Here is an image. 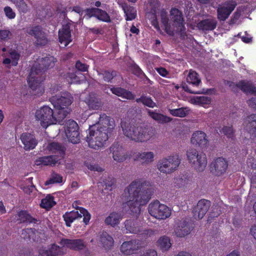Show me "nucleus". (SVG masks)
Wrapping results in <instances>:
<instances>
[{"instance_id":"nucleus-1","label":"nucleus","mask_w":256,"mask_h":256,"mask_svg":"<svg viewBox=\"0 0 256 256\" xmlns=\"http://www.w3.org/2000/svg\"><path fill=\"white\" fill-rule=\"evenodd\" d=\"M151 190L144 188L140 180L132 182L124 190L121 199L124 206L126 207L134 214L140 213V206L146 204L150 200Z\"/></svg>"},{"instance_id":"nucleus-2","label":"nucleus","mask_w":256,"mask_h":256,"mask_svg":"<svg viewBox=\"0 0 256 256\" xmlns=\"http://www.w3.org/2000/svg\"><path fill=\"white\" fill-rule=\"evenodd\" d=\"M56 62L54 56H48L38 59V62L32 67L28 78V82L32 90H38L37 94L43 92V88L40 85L41 82L44 80L42 76L43 72L48 68H52Z\"/></svg>"},{"instance_id":"nucleus-3","label":"nucleus","mask_w":256,"mask_h":256,"mask_svg":"<svg viewBox=\"0 0 256 256\" xmlns=\"http://www.w3.org/2000/svg\"><path fill=\"white\" fill-rule=\"evenodd\" d=\"M160 13L166 33L169 35L178 34L182 38H184L186 36V28L181 12L177 8H172L170 12V19L168 18L165 10H162Z\"/></svg>"},{"instance_id":"nucleus-4","label":"nucleus","mask_w":256,"mask_h":256,"mask_svg":"<svg viewBox=\"0 0 256 256\" xmlns=\"http://www.w3.org/2000/svg\"><path fill=\"white\" fill-rule=\"evenodd\" d=\"M121 126L124 134L130 140L138 142L150 140L153 136L152 130L148 128L122 122Z\"/></svg>"},{"instance_id":"nucleus-5","label":"nucleus","mask_w":256,"mask_h":256,"mask_svg":"<svg viewBox=\"0 0 256 256\" xmlns=\"http://www.w3.org/2000/svg\"><path fill=\"white\" fill-rule=\"evenodd\" d=\"M64 113L56 114L48 106H44L38 110L36 112V119L44 128L49 125L60 124L64 118Z\"/></svg>"},{"instance_id":"nucleus-6","label":"nucleus","mask_w":256,"mask_h":256,"mask_svg":"<svg viewBox=\"0 0 256 256\" xmlns=\"http://www.w3.org/2000/svg\"><path fill=\"white\" fill-rule=\"evenodd\" d=\"M90 127L88 134L86 136V142L92 148L99 150L103 148L108 138L110 132L106 129H97Z\"/></svg>"},{"instance_id":"nucleus-7","label":"nucleus","mask_w":256,"mask_h":256,"mask_svg":"<svg viewBox=\"0 0 256 256\" xmlns=\"http://www.w3.org/2000/svg\"><path fill=\"white\" fill-rule=\"evenodd\" d=\"M186 156L189 164L196 171L202 172L205 170L208 162L204 153L190 148L187 150Z\"/></svg>"},{"instance_id":"nucleus-8","label":"nucleus","mask_w":256,"mask_h":256,"mask_svg":"<svg viewBox=\"0 0 256 256\" xmlns=\"http://www.w3.org/2000/svg\"><path fill=\"white\" fill-rule=\"evenodd\" d=\"M180 164L178 154H174L160 159L157 164L158 170L162 173L170 174L176 171Z\"/></svg>"},{"instance_id":"nucleus-9","label":"nucleus","mask_w":256,"mask_h":256,"mask_svg":"<svg viewBox=\"0 0 256 256\" xmlns=\"http://www.w3.org/2000/svg\"><path fill=\"white\" fill-rule=\"evenodd\" d=\"M51 100L56 108V114H62L64 112L65 118L70 112L68 106L72 104L73 101L72 96L68 92H64L60 96H52Z\"/></svg>"},{"instance_id":"nucleus-10","label":"nucleus","mask_w":256,"mask_h":256,"mask_svg":"<svg viewBox=\"0 0 256 256\" xmlns=\"http://www.w3.org/2000/svg\"><path fill=\"white\" fill-rule=\"evenodd\" d=\"M149 214L158 220H165L171 215L170 209L158 201L151 202L148 206Z\"/></svg>"},{"instance_id":"nucleus-11","label":"nucleus","mask_w":256,"mask_h":256,"mask_svg":"<svg viewBox=\"0 0 256 256\" xmlns=\"http://www.w3.org/2000/svg\"><path fill=\"white\" fill-rule=\"evenodd\" d=\"M51 148H55L60 150L58 152L59 155L50 156H47L40 157L36 159L35 161V164L37 166H54L63 157L64 151L61 150V146L56 143H52Z\"/></svg>"},{"instance_id":"nucleus-12","label":"nucleus","mask_w":256,"mask_h":256,"mask_svg":"<svg viewBox=\"0 0 256 256\" xmlns=\"http://www.w3.org/2000/svg\"><path fill=\"white\" fill-rule=\"evenodd\" d=\"M63 217L66 226H70V224L76 219L83 217V222L86 224H88L90 219V214L84 208H80L79 211L74 210L70 212H66L64 215Z\"/></svg>"},{"instance_id":"nucleus-13","label":"nucleus","mask_w":256,"mask_h":256,"mask_svg":"<svg viewBox=\"0 0 256 256\" xmlns=\"http://www.w3.org/2000/svg\"><path fill=\"white\" fill-rule=\"evenodd\" d=\"M96 118H98L97 122L91 127L96 128L97 129H106L108 132L110 133L112 130L115 126L114 120L112 118L108 116L103 113L101 114H96L94 115Z\"/></svg>"},{"instance_id":"nucleus-14","label":"nucleus","mask_w":256,"mask_h":256,"mask_svg":"<svg viewBox=\"0 0 256 256\" xmlns=\"http://www.w3.org/2000/svg\"><path fill=\"white\" fill-rule=\"evenodd\" d=\"M64 130L69 141L74 144L79 142L80 137L78 126L75 121L71 120H68L66 123Z\"/></svg>"},{"instance_id":"nucleus-15","label":"nucleus","mask_w":256,"mask_h":256,"mask_svg":"<svg viewBox=\"0 0 256 256\" xmlns=\"http://www.w3.org/2000/svg\"><path fill=\"white\" fill-rule=\"evenodd\" d=\"M228 168L227 160L222 158H218L214 160L210 164L212 173L218 176H223Z\"/></svg>"},{"instance_id":"nucleus-16","label":"nucleus","mask_w":256,"mask_h":256,"mask_svg":"<svg viewBox=\"0 0 256 256\" xmlns=\"http://www.w3.org/2000/svg\"><path fill=\"white\" fill-rule=\"evenodd\" d=\"M236 4L231 1L218 5L217 8V17L220 20H226L234 9Z\"/></svg>"},{"instance_id":"nucleus-17","label":"nucleus","mask_w":256,"mask_h":256,"mask_svg":"<svg viewBox=\"0 0 256 256\" xmlns=\"http://www.w3.org/2000/svg\"><path fill=\"white\" fill-rule=\"evenodd\" d=\"M59 243L62 247H66L74 250L80 251L86 249V244L81 239L62 238Z\"/></svg>"},{"instance_id":"nucleus-18","label":"nucleus","mask_w":256,"mask_h":256,"mask_svg":"<svg viewBox=\"0 0 256 256\" xmlns=\"http://www.w3.org/2000/svg\"><path fill=\"white\" fill-rule=\"evenodd\" d=\"M141 246L139 240H132L124 242L120 246V252L125 255L134 254Z\"/></svg>"},{"instance_id":"nucleus-19","label":"nucleus","mask_w":256,"mask_h":256,"mask_svg":"<svg viewBox=\"0 0 256 256\" xmlns=\"http://www.w3.org/2000/svg\"><path fill=\"white\" fill-rule=\"evenodd\" d=\"M27 32L34 36L36 40L35 42L37 45H44L48 42L45 33L42 30L39 26L30 28L28 29Z\"/></svg>"},{"instance_id":"nucleus-20","label":"nucleus","mask_w":256,"mask_h":256,"mask_svg":"<svg viewBox=\"0 0 256 256\" xmlns=\"http://www.w3.org/2000/svg\"><path fill=\"white\" fill-rule=\"evenodd\" d=\"M191 229L184 220H178L174 226L175 235L179 238L184 237L190 232Z\"/></svg>"},{"instance_id":"nucleus-21","label":"nucleus","mask_w":256,"mask_h":256,"mask_svg":"<svg viewBox=\"0 0 256 256\" xmlns=\"http://www.w3.org/2000/svg\"><path fill=\"white\" fill-rule=\"evenodd\" d=\"M210 202L205 200H200L194 208L193 212L195 218L202 219L208 212Z\"/></svg>"},{"instance_id":"nucleus-22","label":"nucleus","mask_w":256,"mask_h":256,"mask_svg":"<svg viewBox=\"0 0 256 256\" xmlns=\"http://www.w3.org/2000/svg\"><path fill=\"white\" fill-rule=\"evenodd\" d=\"M114 160L118 162H122L128 158V154L124 148L118 144H114L110 148Z\"/></svg>"},{"instance_id":"nucleus-23","label":"nucleus","mask_w":256,"mask_h":256,"mask_svg":"<svg viewBox=\"0 0 256 256\" xmlns=\"http://www.w3.org/2000/svg\"><path fill=\"white\" fill-rule=\"evenodd\" d=\"M86 16L88 18L94 16L98 20L105 22H110V17L108 13L100 8H89L86 10Z\"/></svg>"},{"instance_id":"nucleus-24","label":"nucleus","mask_w":256,"mask_h":256,"mask_svg":"<svg viewBox=\"0 0 256 256\" xmlns=\"http://www.w3.org/2000/svg\"><path fill=\"white\" fill-rule=\"evenodd\" d=\"M70 26L68 24L64 25L58 32L59 42L64 47L68 45L72 41Z\"/></svg>"},{"instance_id":"nucleus-25","label":"nucleus","mask_w":256,"mask_h":256,"mask_svg":"<svg viewBox=\"0 0 256 256\" xmlns=\"http://www.w3.org/2000/svg\"><path fill=\"white\" fill-rule=\"evenodd\" d=\"M208 142L206 134L202 131H196L192 136L191 142L194 144L204 148L206 146Z\"/></svg>"},{"instance_id":"nucleus-26","label":"nucleus","mask_w":256,"mask_h":256,"mask_svg":"<svg viewBox=\"0 0 256 256\" xmlns=\"http://www.w3.org/2000/svg\"><path fill=\"white\" fill-rule=\"evenodd\" d=\"M21 141L24 145L26 150H30L35 148L37 144L33 135L30 133H24L20 137Z\"/></svg>"},{"instance_id":"nucleus-27","label":"nucleus","mask_w":256,"mask_h":256,"mask_svg":"<svg viewBox=\"0 0 256 256\" xmlns=\"http://www.w3.org/2000/svg\"><path fill=\"white\" fill-rule=\"evenodd\" d=\"M2 56L5 58L3 60L4 64H12L14 66H16L18 64L20 54L15 50H11L8 54H2Z\"/></svg>"},{"instance_id":"nucleus-28","label":"nucleus","mask_w":256,"mask_h":256,"mask_svg":"<svg viewBox=\"0 0 256 256\" xmlns=\"http://www.w3.org/2000/svg\"><path fill=\"white\" fill-rule=\"evenodd\" d=\"M155 156L153 152H144L138 154L137 159L140 162L142 165H148L154 162Z\"/></svg>"},{"instance_id":"nucleus-29","label":"nucleus","mask_w":256,"mask_h":256,"mask_svg":"<svg viewBox=\"0 0 256 256\" xmlns=\"http://www.w3.org/2000/svg\"><path fill=\"white\" fill-rule=\"evenodd\" d=\"M217 25V21L213 18H208L200 21L198 24V28L202 30H212Z\"/></svg>"},{"instance_id":"nucleus-30","label":"nucleus","mask_w":256,"mask_h":256,"mask_svg":"<svg viewBox=\"0 0 256 256\" xmlns=\"http://www.w3.org/2000/svg\"><path fill=\"white\" fill-rule=\"evenodd\" d=\"M174 184L178 188L189 190L192 188V179L183 176L177 177L174 180Z\"/></svg>"},{"instance_id":"nucleus-31","label":"nucleus","mask_w":256,"mask_h":256,"mask_svg":"<svg viewBox=\"0 0 256 256\" xmlns=\"http://www.w3.org/2000/svg\"><path fill=\"white\" fill-rule=\"evenodd\" d=\"M189 102L193 104L199 105L204 108L210 104L212 99L208 96H194L190 98Z\"/></svg>"},{"instance_id":"nucleus-32","label":"nucleus","mask_w":256,"mask_h":256,"mask_svg":"<svg viewBox=\"0 0 256 256\" xmlns=\"http://www.w3.org/2000/svg\"><path fill=\"white\" fill-rule=\"evenodd\" d=\"M148 113L151 118L162 124H166L172 120L171 118L151 110H148Z\"/></svg>"},{"instance_id":"nucleus-33","label":"nucleus","mask_w":256,"mask_h":256,"mask_svg":"<svg viewBox=\"0 0 256 256\" xmlns=\"http://www.w3.org/2000/svg\"><path fill=\"white\" fill-rule=\"evenodd\" d=\"M236 86L244 92L254 94L256 96V88L250 82L241 80L236 84Z\"/></svg>"},{"instance_id":"nucleus-34","label":"nucleus","mask_w":256,"mask_h":256,"mask_svg":"<svg viewBox=\"0 0 256 256\" xmlns=\"http://www.w3.org/2000/svg\"><path fill=\"white\" fill-rule=\"evenodd\" d=\"M246 130L248 132L256 137V114L248 116L246 120Z\"/></svg>"},{"instance_id":"nucleus-35","label":"nucleus","mask_w":256,"mask_h":256,"mask_svg":"<svg viewBox=\"0 0 256 256\" xmlns=\"http://www.w3.org/2000/svg\"><path fill=\"white\" fill-rule=\"evenodd\" d=\"M188 84L194 87H198L201 82L200 78L198 74L192 70H190L186 78Z\"/></svg>"},{"instance_id":"nucleus-36","label":"nucleus","mask_w":256,"mask_h":256,"mask_svg":"<svg viewBox=\"0 0 256 256\" xmlns=\"http://www.w3.org/2000/svg\"><path fill=\"white\" fill-rule=\"evenodd\" d=\"M112 92L123 98L131 100L134 98V96L131 92L121 88H112L110 89Z\"/></svg>"},{"instance_id":"nucleus-37","label":"nucleus","mask_w":256,"mask_h":256,"mask_svg":"<svg viewBox=\"0 0 256 256\" xmlns=\"http://www.w3.org/2000/svg\"><path fill=\"white\" fill-rule=\"evenodd\" d=\"M122 218V216L120 213L113 212L106 218L105 223L114 227L120 222Z\"/></svg>"},{"instance_id":"nucleus-38","label":"nucleus","mask_w":256,"mask_h":256,"mask_svg":"<svg viewBox=\"0 0 256 256\" xmlns=\"http://www.w3.org/2000/svg\"><path fill=\"white\" fill-rule=\"evenodd\" d=\"M100 241L106 249L110 248L114 244L112 238L106 232H102V234Z\"/></svg>"},{"instance_id":"nucleus-39","label":"nucleus","mask_w":256,"mask_h":256,"mask_svg":"<svg viewBox=\"0 0 256 256\" xmlns=\"http://www.w3.org/2000/svg\"><path fill=\"white\" fill-rule=\"evenodd\" d=\"M150 5L152 7V12H154V20L152 21V24L158 30H159V26L157 22L155 20L157 19V14L159 13L160 8V4L157 0H151Z\"/></svg>"},{"instance_id":"nucleus-40","label":"nucleus","mask_w":256,"mask_h":256,"mask_svg":"<svg viewBox=\"0 0 256 256\" xmlns=\"http://www.w3.org/2000/svg\"><path fill=\"white\" fill-rule=\"evenodd\" d=\"M168 111L170 114L174 116L184 118L189 114L190 109L188 107H185L176 109H169Z\"/></svg>"},{"instance_id":"nucleus-41","label":"nucleus","mask_w":256,"mask_h":256,"mask_svg":"<svg viewBox=\"0 0 256 256\" xmlns=\"http://www.w3.org/2000/svg\"><path fill=\"white\" fill-rule=\"evenodd\" d=\"M158 244L162 251L168 250L172 246L170 238L166 236L160 237L158 240Z\"/></svg>"},{"instance_id":"nucleus-42","label":"nucleus","mask_w":256,"mask_h":256,"mask_svg":"<svg viewBox=\"0 0 256 256\" xmlns=\"http://www.w3.org/2000/svg\"><path fill=\"white\" fill-rule=\"evenodd\" d=\"M88 103L90 108L94 110H98L102 106V104L100 100L94 94L90 96L89 100L88 101Z\"/></svg>"},{"instance_id":"nucleus-43","label":"nucleus","mask_w":256,"mask_h":256,"mask_svg":"<svg viewBox=\"0 0 256 256\" xmlns=\"http://www.w3.org/2000/svg\"><path fill=\"white\" fill-rule=\"evenodd\" d=\"M137 225V224L132 220H127L125 222L126 230L131 233L137 234L140 232V228Z\"/></svg>"},{"instance_id":"nucleus-44","label":"nucleus","mask_w":256,"mask_h":256,"mask_svg":"<svg viewBox=\"0 0 256 256\" xmlns=\"http://www.w3.org/2000/svg\"><path fill=\"white\" fill-rule=\"evenodd\" d=\"M55 204L56 202L54 200L53 197L48 195L45 198L42 200L40 206L46 210H49Z\"/></svg>"},{"instance_id":"nucleus-45","label":"nucleus","mask_w":256,"mask_h":256,"mask_svg":"<svg viewBox=\"0 0 256 256\" xmlns=\"http://www.w3.org/2000/svg\"><path fill=\"white\" fill-rule=\"evenodd\" d=\"M124 10L126 16V20H132L136 18V10L134 8L126 6L124 8Z\"/></svg>"},{"instance_id":"nucleus-46","label":"nucleus","mask_w":256,"mask_h":256,"mask_svg":"<svg viewBox=\"0 0 256 256\" xmlns=\"http://www.w3.org/2000/svg\"><path fill=\"white\" fill-rule=\"evenodd\" d=\"M18 220L20 222H32L34 220V219L26 211L20 212L18 214Z\"/></svg>"},{"instance_id":"nucleus-47","label":"nucleus","mask_w":256,"mask_h":256,"mask_svg":"<svg viewBox=\"0 0 256 256\" xmlns=\"http://www.w3.org/2000/svg\"><path fill=\"white\" fill-rule=\"evenodd\" d=\"M48 248L50 250L51 256H57L63 254H64L62 248L54 244H52Z\"/></svg>"},{"instance_id":"nucleus-48","label":"nucleus","mask_w":256,"mask_h":256,"mask_svg":"<svg viewBox=\"0 0 256 256\" xmlns=\"http://www.w3.org/2000/svg\"><path fill=\"white\" fill-rule=\"evenodd\" d=\"M15 5L20 12L26 13L29 10L28 6L24 0L16 1Z\"/></svg>"},{"instance_id":"nucleus-49","label":"nucleus","mask_w":256,"mask_h":256,"mask_svg":"<svg viewBox=\"0 0 256 256\" xmlns=\"http://www.w3.org/2000/svg\"><path fill=\"white\" fill-rule=\"evenodd\" d=\"M220 132L226 136L228 138L232 139L234 137V131L231 126H224L220 130Z\"/></svg>"},{"instance_id":"nucleus-50","label":"nucleus","mask_w":256,"mask_h":256,"mask_svg":"<svg viewBox=\"0 0 256 256\" xmlns=\"http://www.w3.org/2000/svg\"><path fill=\"white\" fill-rule=\"evenodd\" d=\"M136 102H142L144 104L150 108H154L156 106L155 102L150 98L148 97H142L137 99Z\"/></svg>"},{"instance_id":"nucleus-51","label":"nucleus","mask_w":256,"mask_h":256,"mask_svg":"<svg viewBox=\"0 0 256 256\" xmlns=\"http://www.w3.org/2000/svg\"><path fill=\"white\" fill-rule=\"evenodd\" d=\"M62 176L56 174H53L50 179L46 182V184L48 185L54 183H60L62 182Z\"/></svg>"},{"instance_id":"nucleus-52","label":"nucleus","mask_w":256,"mask_h":256,"mask_svg":"<svg viewBox=\"0 0 256 256\" xmlns=\"http://www.w3.org/2000/svg\"><path fill=\"white\" fill-rule=\"evenodd\" d=\"M12 36L11 32L8 30H0V42L6 40L10 38Z\"/></svg>"},{"instance_id":"nucleus-53","label":"nucleus","mask_w":256,"mask_h":256,"mask_svg":"<svg viewBox=\"0 0 256 256\" xmlns=\"http://www.w3.org/2000/svg\"><path fill=\"white\" fill-rule=\"evenodd\" d=\"M22 235L24 238H28L32 240H36V238L34 236V231L31 228L23 230Z\"/></svg>"},{"instance_id":"nucleus-54","label":"nucleus","mask_w":256,"mask_h":256,"mask_svg":"<svg viewBox=\"0 0 256 256\" xmlns=\"http://www.w3.org/2000/svg\"><path fill=\"white\" fill-rule=\"evenodd\" d=\"M38 256H51L49 248L40 247L38 249Z\"/></svg>"},{"instance_id":"nucleus-55","label":"nucleus","mask_w":256,"mask_h":256,"mask_svg":"<svg viewBox=\"0 0 256 256\" xmlns=\"http://www.w3.org/2000/svg\"><path fill=\"white\" fill-rule=\"evenodd\" d=\"M4 12L6 16L10 19H13L16 17L15 12L10 6H6L4 8Z\"/></svg>"},{"instance_id":"nucleus-56","label":"nucleus","mask_w":256,"mask_h":256,"mask_svg":"<svg viewBox=\"0 0 256 256\" xmlns=\"http://www.w3.org/2000/svg\"><path fill=\"white\" fill-rule=\"evenodd\" d=\"M100 75H102L103 76L104 79L106 82H109L116 75V72H109L106 71L104 73L100 74Z\"/></svg>"},{"instance_id":"nucleus-57","label":"nucleus","mask_w":256,"mask_h":256,"mask_svg":"<svg viewBox=\"0 0 256 256\" xmlns=\"http://www.w3.org/2000/svg\"><path fill=\"white\" fill-rule=\"evenodd\" d=\"M183 89L186 91L188 92L190 94H200L202 93V92L200 90H196L192 88L190 86H188V85H184L182 86Z\"/></svg>"},{"instance_id":"nucleus-58","label":"nucleus","mask_w":256,"mask_h":256,"mask_svg":"<svg viewBox=\"0 0 256 256\" xmlns=\"http://www.w3.org/2000/svg\"><path fill=\"white\" fill-rule=\"evenodd\" d=\"M76 68L80 71L86 72L88 70V66L80 62H77L76 64Z\"/></svg>"},{"instance_id":"nucleus-59","label":"nucleus","mask_w":256,"mask_h":256,"mask_svg":"<svg viewBox=\"0 0 256 256\" xmlns=\"http://www.w3.org/2000/svg\"><path fill=\"white\" fill-rule=\"evenodd\" d=\"M212 212L210 214L212 217H217L220 214V210L218 206H212Z\"/></svg>"},{"instance_id":"nucleus-60","label":"nucleus","mask_w":256,"mask_h":256,"mask_svg":"<svg viewBox=\"0 0 256 256\" xmlns=\"http://www.w3.org/2000/svg\"><path fill=\"white\" fill-rule=\"evenodd\" d=\"M252 94L253 96L248 101V104L250 106L256 109V96Z\"/></svg>"},{"instance_id":"nucleus-61","label":"nucleus","mask_w":256,"mask_h":256,"mask_svg":"<svg viewBox=\"0 0 256 256\" xmlns=\"http://www.w3.org/2000/svg\"><path fill=\"white\" fill-rule=\"evenodd\" d=\"M156 70L160 76L164 77L166 76L168 74V71L164 68H156Z\"/></svg>"},{"instance_id":"nucleus-62","label":"nucleus","mask_w":256,"mask_h":256,"mask_svg":"<svg viewBox=\"0 0 256 256\" xmlns=\"http://www.w3.org/2000/svg\"><path fill=\"white\" fill-rule=\"evenodd\" d=\"M140 256H157V253L154 250H146L143 254Z\"/></svg>"},{"instance_id":"nucleus-63","label":"nucleus","mask_w":256,"mask_h":256,"mask_svg":"<svg viewBox=\"0 0 256 256\" xmlns=\"http://www.w3.org/2000/svg\"><path fill=\"white\" fill-rule=\"evenodd\" d=\"M22 188L23 189L24 192L28 194H30V192H32L34 190V185L31 184L28 185V186L22 187Z\"/></svg>"},{"instance_id":"nucleus-64","label":"nucleus","mask_w":256,"mask_h":256,"mask_svg":"<svg viewBox=\"0 0 256 256\" xmlns=\"http://www.w3.org/2000/svg\"><path fill=\"white\" fill-rule=\"evenodd\" d=\"M250 234L256 240V224L252 226L250 228Z\"/></svg>"}]
</instances>
